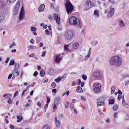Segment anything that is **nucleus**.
I'll list each match as a JSON object with an SVG mask.
<instances>
[{"label":"nucleus","instance_id":"nucleus-1","mask_svg":"<svg viewBox=\"0 0 129 129\" xmlns=\"http://www.w3.org/2000/svg\"><path fill=\"white\" fill-rule=\"evenodd\" d=\"M70 24L73 25L81 27L82 26L81 23L79 20L75 17L72 16L69 19Z\"/></svg>","mask_w":129,"mask_h":129},{"label":"nucleus","instance_id":"nucleus-2","mask_svg":"<svg viewBox=\"0 0 129 129\" xmlns=\"http://www.w3.org/2000/svg\"><path fill=\"white\" fill-rule=\"evenodd\" d=\"M65 5L68 14H69L72 12L73 9V7L71 2L69 1H67Z\"/></svg>","mask_w":129,"mask_h":129},{"label":"nucleus","instance_id":"nucleus-3","mask_svg":"<svg viewBox=\"0 0 129 129\" xmlns=\"http://www.w3.org/2000/svg\"><path fill=\"white\" fill-rule=\"evenodd\" d=\"M122 63V59L118 56H116L115 66L116 67H120Z\"/></svg>","mask_w":129,"mask_h":129},{"label":"nucleus","instance_id":"nucleus-4","mask_svg":"<svg viewBox=\"0 0 129 129\" xmlns=\"http://www.w3.org/2000/svg\"><path fill=\"white\" fill-rule=\"evenodd\" d=\"M93 86L94 87L93 90L94 92L97 93L100 91L101 87L100 84L95 83L93 84Z\"/></svg>","mask_w":129,"mask_h":129},{"label":"nucleus","instance_id":"nucleus-5","mask_svg":"<svg viewBox=\"0 0 129 129\" xmlns=\"http://www.w3.org/2000/svg\"><path fill=\"white\" fill-rule=\"evenodd\" d=\"M75 35V33H65L64 37L66 39L70 40Z\"/></svg>","mask_w":129,"mask_h":129},{"label":"nucleus","instance_id":"nucleus-6","mask_svg":"<svg viewBox=\"0 0 129 129\" xmlns=\"http://www.w3.org/2000/svg\"><path fill=\"white\" fill-rule=\"evenodd\" d=\"M92 75L93 77L97 79H101L102 77V75L101 72L98 71H95L93 72Z\"/></svg>","mask_w":129,"mask_h":129},{"label":"nucleus","instance_id":"nucleus-7","mask_svg":"<svg viewBox=\"0 0 129 129\" xmlns=\"http://www.w3.org/2000/svg\"><path fill=\"white\" fill-rule=\"evenodd\" d=\"M115 57L116 56H114L110 58L109 60V62L111 65L115 66Z\"/></svg>","mask_w":129,"mask_h":129},{"label":"nucleus","instance_id":"nucleus-8","mask_svg":"<svg viewBox=\"0 0 129 129\" xmlns=\"http://www.w3.org/2000/svg\"><path fill=\"white\" fill-rule=\"evenodd\" d=\"M25 12L23 8L22 7L21 9L20 13V14L19 17V19L20 20L23 19L24 16Z\"/></svg>","mask_w":129,"mask_h":129},{"label":"nucleus","instance_id":"nucleus-9","mask_svg":"<svg viewBox=\"0 0 129 129\" xmlns=\"http://www.w3.org/2000/svg\"><path fill=\"white\" fill-rule=\"evenodd\" d=\"M66 74H64L62 77L59 76L57 78V83L59 82L61 80L62 81H64L66 79Z\"/></svg>","mask_w":129,"mask_h":129},{"label":"nucleus","instance_id":"nucleus-10","mask_svg":"<svg viewBox=\"0 0 129 129\" xmlns=\"http://www.w3.org/2000/svg\"><path fill=\"white\" fill-rule=\"evenodd\" d=\"M20 7V3L19 2L17 3L15 5L14 9V13L15 15H16Z\"/></svg>","mask_w":129,"mask_h":129},{"label":"nucleus","instance_id":"nucleus-11","mask_svg":"<svg viewBox=\"0 0 129 129\" xmlns=\"http://www.w3.org/2000/svg\"><path fill=\"white\" fill-rule=\"evenodd\" d=\"M114 8H111L110 9L107 15V17L108 18H110L112 16L114 13Z\"/></svg>","mask_w":129,"mask_h":129},{"label":"nucleus","instance_id":"nucleus-12","mask_svg":"<svg viewBox=\"0 0 129 129\" xmlns=\"http://www.w3.org/2000/svg\"><path fill=\"white\" fill-rule=\"evenodd\" d=\"M5 17V15L4 14L2 11H0V23L3 20Z\"/></svg>","mask_w":129,"mask_h":129},{"label":"nucleus","instance_id":"nucleus-13","mask_svg":"<svg viewBox=\"0 0 129 129\" xmlns=\"http://www.w3.org/2000/svg\"><path fill=\"white\" fill-rule=\"evenodd\" d=\"M79 46V43L78 42H75L71 46V49L72 50L77 48Z\"/></svg>","mask_w":129,"mask_h":129},{"label":"nucleus","instance_id":"nucleus-14","mask_svg":"<svg viewBox=\"0 0 129 129\" xmlns=\"http://www.w3.org/2000/svg\"><path fill=\"white\" fill-rule=\"evenodd\" d=\"M62 55L61 54H58L57 55V63H59L60 61L62 58Z\"/></svg>","mask_w":129,"mask_h":129},{"label":"nucleus","instance_id":"nucleus-15","mask_svg":"<svg viewBox=\"0 0 129 129\" xmlns=\"http://www.w3.org/2000/svg\"><path fill=\"white\" fill-rule=\"evenodd\" d=\"M89 1H87L84 5V9L85 10H88L90 8L88 4Z\"/></svg>","mask_w":129,"mask_h":129},{"label":"nucleus","instance_id":"nucleus-16","mask_svg":"<svg viewBox=\"0 0 129 129\" xmlns=\"http://www.w3.org/2000/svg\"><path fill=\"white\" fill-rule=\"evenodd\" d=\"M3 97L5 98V99L4 100L7 98L8 99H11L12 95L11 94H5L3 95Z\"/></svg>","mask_w":129,"mask_h":129},{"label":"nucleus","instance_id":"nucleus-17","mask_svg":"<svg viewBox=\"0 0 129 129\" xmlns=\"http://www.w3.org/2000/svg\"><path fill=\"white\" fill-rule=\"evenodd\" d=\"M45 7V6L44 4L40 5L39 8V11L40 12H42L43 11V10Z\"/></svg>","mask_w":129,"mask_h":129},{"label":"nucleus","instance_id":"nucleus-18","mask_svg":"<svg viewBox=\"0 0 129 129\" xmlns=\"http://www.w3.org/2000/svg\"><path fill=\"white\" fill-rule=\"evenodd\" d=\"M119 26L121 28H123L125 26V25L122 20L119 21Z\"/></svg>","mask_w":129,"mask_h":129},{"label":"nucleus","instance_id":"nucleus-19","mask_svg":"<svg viewBox=\"0 0 129 129\" xmlns=\"http://www.w3.org/2000/svg\"><path fill=\"white\" fill-rule=\"evenodd\" d=\"M87 1H89L88 4L90 8L94 6L95 3L94 2H92L91 0H88Z\"/></svg>","mask_w":129,"mask_h":129},{"label":"nucleus","instance_id":"nucleus-20","mask_svg":"<svg viewBox=\"0 0 129 129\" xmlns=\"http://www.w3.org/2000/svg\"><path fill=\"white\" fill-rule=\"evenodd\" d=\"M122 104L124 107L126 105H127V108H128L129 107V106L128 105H127V103L125 101L124 96H123L122 97Z\"/></svg>","mask_w":129,"mask_h":129},{"label":"nucleus","instance_id":"nucleus-21","mask_svg":"<svg viewBox=\"0 0 129 129\" xmlns=\"http://www.w3.org/2000/svg\"><path fill=\"white\" fill-rule=\"evenodd\" d=\"M16 0H7V4L9 5L10 6L13 4Z\"/></svg>","mask_w":129,"mask_h":129},{"label":"nucleus","instance_id":"nucleus-22","mask_svg":"<svg viewBox=\"0 0 129 129\" xmlns=\"http://www.w3.org/2000/svg\"><path fill=\"white\" fill-rule=\"evenodd\" d=\"M91 44L93 46L96 45L98 43V41L96 40H93L91 42Z\"/></svg>","mask_w":129,"mask_h":129},{"label":"nucleus","instance_id":"nucleus-23","mask_svg":"<svg viewBox=\"0 0 129 129\" xmlns=\"http://www.w3.org/2000/svg\"><path fill=\"white\" fill-rule=\"evenodd\" d=\"M12 74L13 75L15 76H18L19 74L18 71L16 70H15L13 71Z\"/></svg>","mask_w":129,"mask_h":129},{"label":"nucleus","instance_id":"nucleus-24","mask_svg":"<svg viewBox=\"0 0 129 129\" xmlns=\"http://www.w3.org/2000/svg\"><path fill=\"white\" fill-rule=\"evenodd\" d=\"M54 70L51 69H49L48 70V73L50 75H52L54 73Z\"/></svg>","mask_w":129,"mask_h":129},{"label":"nucleus","instance_id":"nucleus-25","mask_svg":"<svg viewBox=\"0 0 129 129\" xmlns=\"http://www.w3.org/2000/svg\"><path fill=\"white\" fill-rule=\"evenodd\" d=\"M76 91L78 93H81L83 91V90L80 87L78 86L77 88Z\"/></svg>","mask_w":129,"mask_h":129},{"label":"nucleus","instance_id":"nucleus-26","mask_svg":"<svg viewBox=\"0 0 129 129\" xmlns=\"http://www.w3.org/2000/svg\"><path fill=\"white\" fill-rule=\"evenodd\" d=\"M69 45L70 44L67 45H65L64 46V50L65 51H69L68 49V47Z\"/></svg>","mask_w":129,"mask_h":129},{"label":"nucleus","instance_id":"nucleus-27","mask_svg":"<svg viewBox=\"0 0 129 129\" xmlns=\"http://www.w3.org/2000/svg\"><path fill=\"white\" fill-rule=\"evenodd\" d=\"M5 4L3 1H0V8H3L5 6Z\"/></svg>","mask_w":129,"mask_h":129},{"label":"nucleus","instance_id":"nucleus-28","mask_svg":"<svg viewBox=\"0 0 129 129\" xmlns=\"http://www.w3.org/2000/svg\"><path fill=\"white\" fill-rule=\"evenodd\" d=\"M104 105V102H98V103L97 107H98L100 106H103Z\"/></svg>","mask_w":129,"mask_h":129},{"label":"nucleus","instance_id":"nucleus-29","mask_svg":"<svg viewBox=\"0 0 129 129\" xmlns=\"http://www.w3.org/2000/svg\"><path fill=\"white\" fill-rule=\"evenodd\" d=\"M129 76V75L127 74H123L121 75V78L122 79L125 78Z\"/></svg>","mask_w":129,"mask_h":129},{"label":"nucleus","instance_id":"nucleus-30","mask_svg":"<svg viewBox=\"0 0 129 129\" xmlns=\"http://www.w3.org/2000/svg\"><path fill=\"white\" fill-rule=\"evenodd\" d=\"M17 118L18 119L17 120V122H19L21 121L22 120V118L21 116H17Z\"/></svg>","mask_w":129,"mask_h":129},{"label":"nucleus","instance_id":"nucleus-31","mask_svg":"<svg viewBox=\"0 0 129 129\" xmlns=\"http://www.w3.org/2000/svg\"><path fill=\"white\" fill-rule=\"evenodd\" d=\"M115 87L114 85H113L111 88V93L112 94H113L115 90Z\"/></svg>","mask_w":129,"mask_h":129},{"label":"nucleus","instance_id":"nucleus-32","mask_svg":"<svg viewBox=\"0 0 129 129\" xmlns=\"http://www.w3.org/2000/svg\"><path fill=\"white\" fill-rule=\"evenodd\" d=\"M37 29V28L33 26H31L30 27V30L32 31L33 32H36V31Z\"/></svg>","mask_w":129,"mask_h":129},{"label":"nucleus","instance_id":"nucleus-33","mask_svg":"<svg viewBox=\"0 0 129 129\" xmlns=\"http://www.w3.org/2000/svg\"><path fill=\"white\" fill-rule=\"evenodd\" d=\"M91 49V48H90L89 51L88 53L87 56H85V60H87L88 58L90 57V51Z\"/></svg>","mask_w":129,"mask_h":129},{"label":"nucleus","instance_id":"nucleus-34","mask_svg":"<svg viewBox=\"0 0 129 129\" xmlns=\"http://www.w3.org/2000/svg\"><path fill=\"white\" fill-rule=\"evenodd\" d=\"M45 74V72L43 70H41L40 73V76L41 77H43Z\"/></svg>","mask_w":129,"mask_h":129},{"label":"nucleus","instance_id":"nucleus-35","mask_svg":"<svg viewBox=\"0 0 129 129\" xmlns=\"http://www.w3.org/2000/svg\"><path fill=\"white\" fill-rule=\"evenodd\" d=\"M55 101L54 102V107L53 109V112H55L56 110V107L55 104Z\"/></svg>","mask_w":129,"mask_h":129},{"label":"nucleus","instance_id":"nucleus-36","mask_svg":"<svg viewBox=\"0 0 129 129\" xmlns=\"http://www.w3.org/2000/svg\"><path fill=\"white\" fill-rule=\"evenodd\" d=\"M61 20H60V18L57 15V24H59L60 23V21Z\"/></svg>","mask_w":129,"mask_h":129},{"label":"nucleus","instance_id":"nucleus-37","mask_svg":"<svg viewBox=\"0 0 129 129\" xmlns=\"http://www.w3.org/2000/svg\"><path fill=\"white\" fill-rule=\"evenodd\" d=\"M115 101L114 100L112 99L110 100L109 101V104H113L114 103Z\"/></svg>","mask_w":129,"mask_h":129},{"label":"nucleus","instance_id":"nucleus-38","mask_svg":"<svg viewBox=\"0 0 129 129\" xmlns=\"http://www.w3.org/2000/svg\"><path fill=\"white\" fill-rule=\"evenodd\" d=\"M42 129H50L49 126L47 125H44Z\"/></svg>","mask_w":129,"mask_h":129},{"label":"nucleus","instance_id":"nucleus-39","mask_svg":"<svg viewBox=\"0 0 129 129\" xmlns=\"http://www.w3.org/2000/svg\"><path fill=\"white\" fill-rule=\"evenodd\" d=\"M118 108V106L116 105H114L113 108V109L114 111H116Z\"/></svg>","mask_w":129,"mask_h":129},{"label":"nucleus","instance_id":"nucleus-40","mask_svg":"<svg viewBox=\"0 0 129 129\" xmlns=\"http://www.w3.org/2000/svg\"><path fill=\"white\" fill-rule=\"evenodd\" d=\"M15 62L14 60H11L10 62L9 65H14Z\"/></svg>","mask_w":129,"mask_h":129},{"label":"nucleus","instance_id":"nucleus-41","mask_svg":"<svg viewBox=\"0 0 129 129\" xmlns=\"http://www.w3.org/2000/svg\"><path fill=\"white\" fill-rule=\"evenodd\" d=\"M82 78L84 80H86L87 78L86 76L84 74L82 75Z\"/></svg>","mask_w":129,"mask_h":129},{"label":"nucleus","instance_id":"nucleus-42","mask_svg":"<svg viewBox=\"0 0 129 129\" xmlns=\"http://www.w3.org/2000/svg\"><path fill=\"white\" fill-rule=\"evenodd\" d=\"M60 126V124L59 121L57 120V128H59Z\"/></svg>","mask_w":129,"mask_h":129},{"label":"nucleus","instance_id":"nucleus-43","mask_svg":"<svg viewBox=\"0 0 129 129\" xmlns=\"http://www.w3.org/2000/svg\"><path fill=\"white\" fill-rule=\"evenodd\" d=\"M60 102V99L59 97H58L57 98V105L59 104Z\"/></svg>","mask_w":129,"mask_h":129},{"label":"nucleus","instance_id":"nucleus-44","mask_svg":"<svg viewBox=\"0 0 129 129\" xmlns=\"http://www.w3.org/2000/svg\"><path fill=\"white\" fill-rule=\"evenodd\" d=\"M118 114L117 112H114L113 113V117L114 118H116L117 117V115Z\"/></svg>","mask_w":129,"mask_h":129},{"label":"nucleus","instance_id":"nucleus-45","mask_svg":"<svg viewBox=\"0 0 129 129\" xmlns=\"http://www.w3.org/2000/svg\"><path fill=\"white\" fill-rule=\"evenodd\" d=\"M56 83L55 82H53L51 84V87L52 88H54L56 86Z\"/></svg>","mask_w":129,"mask_h":129},{"label":"nucleus","instance_id":"nucleus-46","mask_svg":"<svg viewBox=\"0 0 129 129\" xmlns=\"http://www.w3.org/2000/svg\"><path fill=\"white\" fill-rule=\"evenodd\" d=\"M28 48L30 49H33L34 48V46L33 45H31L28 47Z\"/></svg>","mask_w":129,"mask_h":129},{"label":"nucleus","instance_id":"nucleus-47","mask_svg":"<svg viewBox=\"0 0 129 129\" xmlns=\"http://www.w3.org/2000/svg\"><path fill=\"white\" fill-rule=\"evenodd\" d=\"M8 99L9 100L8 101V103L10 104H12V100L11 99Z\"/></svg>","mask_w":129,"mask_h":129},{"label":"nucleus","instance_id":"nucleus-48","mask_svg":"<svg viewBox=\"0 0 129 129\" xmlns=\"http://www.w3.org/2000/svg\"><path fill=\"white\" fill-rule=\"evenodd\" d=\"M38 74V72L37 71H35L34 72L33 74V76L36 77Z\"/></svg>","mask_w":129,"mask_h":129},{"label":"nucleus","instance_id":"nucleus-49","mask_svg":"<svg viewBox=\"0 0 129 129\" xmlns=\"http://www.w3.org/2000/svg\"><path fill=\"white\" fill-rule=\"evenodd\" d=\"M15 45V44L14 42H13L12 44L10 46V48H12L13 47V46Z\"/></svg>","mask_w":129,"mask_h":129},{"label":"nucleus","instance_id":"nucleus-50","mask_svg":"<svg viewBox=\"0 0 129 129\" xmlns=\"http://www.w3.org/2000/svg\"><path fill=\"white\" fill-rule=\"evenodd\" d=\"M37 105L39 106L40 108H41L42 107L41 103L40 102H38L37 103Z\"/></svg>","mask_w":129,"mask_h":129},{"label":"nucleus","instance_id":"nucleus-51","mask_svg":"<svg viewBox=\"0 0 129 129\" xmlns=\"http://www.w3.org/2000/svg\"><path fill=\"white\" fill-rule=\"evenodd\" d=\"M98 11L97 10H95L94 12V14L95 15H98Z\"/></svg>","mask_w":129,"mask_h":129},{"label":"nucleus","instance_id":"nucleus-52","mask_svg":"<svg viewBox=\"0 0 129 129\" xmlns=\"http://www.w3.org/2000/svg\"><path fill=\"white\" fill-rule=\"evenodd\" d=\"M109 1L112 4H114L115 2L114 0H109Z\"/></svg>","mask_w":129,"mask_h":129},{"label":"nucleus","instance_id":"nucleus-53","mask_svg":"<svg viewBox=\"0 0 129 129\" xmlns=\"http://www.w3.org/2000/svg\"><path fill=\"white\" fill-rule=\"evenodd\" d=\"M70 107L71 109H73L74 108V105L72 104H71L70 105Z\"/></svg>","mask_w":129,"mask_h":129},{"label":"nucleus","instance_id":"nucleus-54","mask_svg":"<svg viewBox=\"0 0 129 129\" xmlns=\"http://www.w3.org/2000/svg\"><path fill=\"white\" fill-rule=\"evenodd\" d=\"M77 82L76 81H74L72 83V86H74L76 84Z\"/></svg>","mask_w":129,"mask_h":129},{"label":"nucleus","instance_id":"nucleus-55","mask_svg":"<svg viewBox=\"0 0 129 129\" xmlns=\"http://www.w3.org/2000/svg\"><path fill=\"white\" fill-rule=\"evenodd\" d=\"M68 102H67L65 104V107L66 108H68Z\"/></svg>","mask_w":129,"mask_h":129},{"label":"nucleus","instance_id":"nucleus-56","mask_svg":"<svg viewBox=\"0 0 129 129\" xmlns=\"http://www.w3.org/2000/svg\"><path fill=\"white\" fill-rule=\"evenodd\" d=\"M30 42L31 44H33L34 43L35 41L33 39H31L30 40Z\"/></svg>","mask_w":129,"mask_h":129},{"label":"nucleus","instance_id":"nucleus-57","mask_svg":"<svg viewBox=\"0 0 129 129\" xmlns=\"http://www.w3.org/2000/svg\"><path fill=\"white\" fill-rule=\"evenodd\" d=\"M48 104H45V106L44 107V108H45V111L48 108Z\"/></svg>","mask_w":129,"mask_h":129},{"label":"nucleus","instance_id":"nucleus-58","mask_svg":"<svg viewBox=\"0 0 129 129\" xmlns=\"http://www.w3.org/2000/svg\"><path fill=\"white\" fill-rule=\"evenodd\" d=\"M19 67V65L18 64H15V69H18Z\"/></svg>","mask_w":129,"mask_h":129},{"label":"nucleus","instance_id":"nucleus-59","mask_svg":"<svg viewBox=\"0 0 129 129\" xmlns=\"http://www.w3.org/2000/svg\"><path fill=\"white\" fill-rule=\"evenodd\" d=\"M43 44L42 43H40L39 45V47H41L43 46Z\"/></svg>","mask_w":129,"mask_h":129},{"label":"nucleus","instance_id":"nucleus-60","mask_svg":"<svg viewBox=\"0 0 129 129\" xmlns=\"http://www.w3.org/2000/svg\"><path fill=\"white\" fill-rule=\"evenodd\" d=\"M129 83V80H127L125 82V86L128 84Z\"/></svg>","mask_w":129,"mask_h":129},{"label":"nucleus","instance_id":"nucleus-61","mask_svg":"<svg viewBox=\"0 0 129 129\" xmlns=\"http://www.w3.org/2000/svg\"><path fill=\"white\" fill-rule=\"evenodd\" d=\"M46 52L45 51L43 52L42 54V57L44 56H45Z\"/></svg>","mask_w":129,"mask_h":129},{"label":"nucleus","instance_id":"nucleus-62","mask_svg":"<svg viewBox=\"0 0 129 129\" xmlns=\"http://www.w3.org/2000/svg\"><path fill=\"white\" fill-rule=\"evenodd\" d=\"M50 99L49 98H47V104H48L50 102Z\"/></svg>","mask_w":129,"mask_h":129},{"label":"nucleus","instance_id":"nucleus-63","mask_svg":"<svg viewBox=\"0 0 129 129\" xmlns=\"http://www.w3.org/2000/svg\"><path fill=\"white\" fill-rule=\"evenodd\" d=\"M34 55V54L33 53H32L31 54H30L29 55V57H33Z\"/></svg>","mask_w":129,"mask_h":129},{"label":"nucleus","instance_id":"nucleus-64","mask_svg":"<svg viewBox=\"0 0 129 129\" xmlns=\"http://www.w3.org/2000/svg\"><path fill=\"white\" fill-rule=\"evenodd\" d=\"M10 127L12 129H14V126L12 124H10Z\"/></svg>","mask_w":129,"mask_h":129}]
</instances>
